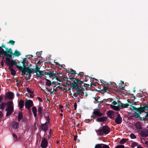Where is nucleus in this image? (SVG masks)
Segmentation results:
<instances>
[{
    "label": "nucleus",
    "instance_id": "nucleus-1",
    "mask_svg": "<svg viewBox=\"0 0 148 148\" xmlns=\"http://www.w3.org/2000/svg\"><path fill=\"white\" fill-rule=\"evenodd\" d=\"M95 131L97 134L99 136L107 134L110 132V127L106 125L103 126L102 127H100L97 130H95Z\"/></svg>",
    "mask_w": 148,
    "mask_h": 148
},
{
    "label": "nucleus",
    "instance_id": "nucleus-2",
    "mask_svg": "<svg viewBox=\"0 0 148 148\" xmlns=\"http://www.w3.org/2000/svg\"><path fill=\"white\" fill-rule=\"evenodd\" d=\"M21 63L23 64V66L16 65V67L19 70V71L23 70L25 69V67H27V66H28V61L27 60V58H24Z\"/></svg>",
    "mask_w": 148,
    "mask_h": 148
},
{
    "label": "nucleus",
    "instance_id": "nucleus-3",
    "mask_svg": "<svg viewBox=\"0 0 148 148\" xmlns=\"http://www.w3.org/2000/svg\"><path fill=\"white\" fill-rule=\"evenodd\" d=\"M34 106L33 101L31 100L26 99L25 102V107L28 110L31 112V108Z\"/></svg>",
    "mask_w": 148,
    "mask_h": 148
},
{
    "label": "nucleus",
    "instance_id": "nucleus-4",
    "mask_svg": "<svg viewBox=\"0 0 148 148\" xmlns=\"http://www.w3.org/2000/svg\"><path fill=\"white\" fill-rule=\"evenodd\" d=\"M6 63L8 65V66L9 67L8 69H12V67L14 65H16V66L18 65L16 61L13 59H11L10 61L8 59L7 61H6Z\"/></svg>",
    "mask_w": 148,
    "mask_h": 148
},
{
    "label": "nucleus",
    "instance_id": "nucleus-5",
    "mask_svg": "<svg viewBox=\"0 0 148 148\" xmlns=\"http://www.w3.org/2000/svg\"><path fill=\"white\" fill-rule=\"evenodd\" d=\"M92 114L91 117L94 119H95L97 117H101L103 115V114L99 111L96 110L95 109L94 110V111L92 112Z\"/></svg>",
    "mask_w": 148,
    "mask_h": 148
},
{
    "label": "nucleus",
    "instance_id": "nucleus-6",
    "mask_svg": "<svg viewBox=\"0 0 148 148\" xmlns=\"http://www.w3.org/2000/svg\"><path fill=\"white\" fill-rule=\"evenodd\" d=\"M5 111H7L6 116H10L14 111L13 106L7 107L5 109Z\"/></svg>",
    "mask_w": 148,
    "mask_h": 148
},
{
    "label": "nucleus",
    "instance_id": "nucleus-7",
    "mask_svg": "<svg viewBox=\"0 0 148 148\" xmlns=\"http://www.w3.org/2000/svg\"><path fill=\"white\" fill-rule=\"evenodd\" d=\"M48 142L47 139L44 138L42 139L40 144V147L42 148H46L48 146Z\"/></svg>",
    "mask_w": 148,
    "mask_h": 148
},
{
    "label": "nucleus",
    "instance_id": "nucleus-8",
    "mask_svg": "<svg viewBox=\"0 0 148 148\" xmlns=\"http://www.w3.org/2000/svg\"><path fill=\"white\" fill-rule=\"evenodd\" d=\"M7 53L6 54L5 56H6V61H7V60L8 59L9 61H10L12 59V55H14L12 51H11V50L10 49V50L8 51Z\"/></svg>",
    "mask_w": 148,
    "mask_h": 148
},
{
    "label": "nucleus",
    "instance_id": "nucleus-9",
    "mask_svg": "<svg viewBox=\"0 0 148 148\" xmlns=\"http://www.w3.org/2000/svg\"><path fill=\"white\" fill-rule=\"evenodd\" d=\"M140 136L143 137H146L148 136V131L146 129H143L141 131H140Z\"/></svg>",
    "mask_w": 148,
    "mask_h": 148
},
{
    "label": "nucleus",
    "instance_id": "nucleus-10",
    "mask_svg": "<svg viewBox=\"0 0 148 148\" xmlns=\"http://www.w3.org/2000/svg\"><path fill=\"white\" fill-rule=\"evenodd\" d=\"M49 126L48 123L45 122V123L42 124L40 127L41 129L45 132H46L48 129Z\"/></svg>",
    "mask_w": 148,
    "mask_h": 148
},
{
    "label": "nucleus",
    "instance_id": "nucleus-11",
    "mask_svg": "<svg viewBox=\"0 0 148 148\" xmlns=\"http://www.w3.org/2000/svg\"><path fill=\"white\" fill-rule=\"evenodd\" d=\"M117 114V117L115 119V122L118 124H120L122 121V119L121 117L120 114L118 112H116Z\"/></svg>",
    "mask_w": 148,
    "mask_h": 148
},
{
    "label": "nucleus",
    "instance_id": "nucleus-12",
    "mask_svg": "<svg viewBox=\"0 0 148 148\" xmlns=\"http://www.w3.org/2000/svg\"><path fill=\"white\" fill-rule=\"evenodd\" d=\"M19 122H17L14 121H12L11 123L12 127L14 129H18L19 127Z\"/></svg>",
    "mask_w": 148,
    "mask_h": 148
},
{
    "label": "nucleus",
    "instance_id": "nucleus-13",
    "mask_svg": "<svg viewBox=\"0 0 148 148\" xmlns=\"http://www.w3.org/2000/svg\"><path fill=\"white\" fill-rule=\"evenodd\" d=\"M23 70L24 72H27L31 73H34L33 71H35V69L32 68H29V67H25V69Z\"/></svg>",
    "mask_w": 148,
    "mask_h": 148
},
{
    "label": "nucleus",
    "instance_id": "nucleus-14",
    "mask_svg": "<svg viewBox=\"0 0 148 148\" xmlns=\"http://www.w3.org/2000/svg\"><path fill=\"white\" fill-rule=\"evenodd\" d=\"M115 112L112 110H109L107 112V116L111 119H113L114 117L113 116Z\"/></svg>",
    "mask_w": 148,
    "mask_h": 148
},
{
    "label": "nucleus",
    "instance_id": "nucleus-15",
    "mask_svg": "<svg viewBox=\"0 0 148 148\" xmlns=\"http://www.w3.org/2000/svg\"><path fill=\"white\" fill-rule=\"evenodd\" d=\"M108 119V118L107 116L101 117L97 118L96 121L98 122H104L106 121Z\"/></svg>",
    "mask_w": 148,
    "mask_h": 148
},
{
    "label": "nucleus",
    "instance_id": "nucleus-16",
    "mask_svg": "<svg viewBox=\"0 0 148 148\" xmlns=\"http://www.w3.org/2000/svg\"><path fill=\"white\" fill-rule=\"evenodd\" d=\"M19 71L21 72V75H24L27 76L28 75L29 79H30L32 76V73H29V72H24V71L23 70L20 71Z\"/></svg>",
    "mask_w": 148,
    "mask_h": 148
},
{
    "label": "nucleus",
    "instance_id": "nucleus-17",
    "mask_svg": "<svg viewBox=\"0 0 148 148\" xmlns=\"http://www.w3.org/2000/svg\"><path fill=\"white\" fill-rule=\"evenodd\" d=\"M14 93L11 92H9L8 93L7 95V97L9 99H12L14 97Z\"/></svg>",
    "mask_w": 148,
    "mask_h": 148
},
{
    "label": "nucleus",
    "instance_id": "nucleus-18",
    "mask_svg": "<svg viewBox=\"0 0 148 148\" xmlns=\"http://www.w3.org/2000/svg\"><path fill=\"white\" fill-rule=\"evenodd\" d=\"M106 105L110 106V107L113 110H115L116 111H118L120 110V109L119 108V106H113L112 105H110L109 104H108L106 103Z\"/></svg>",
    "mask_w": 148,
    "mask_h": 148
},
{
    "label": "nucleus",
    "instance_id": "nucleus-19",
    "mask_svg": "<svg viewBox=\"0 0 148 148\" xmlns=\"http://www.w3.org/2000/svg\"><path fill=\"white\" fill-rule=\"evenodd\" d=\"M32 111L33 113L34 116L36 117L37 115V109L36 106H33L32 108Z\"/></svg>",
    "mask_w": 148,
    "mask_h": 148
},
{
    "label": "nucleus",
    "instance_id": "nucleus-20",
    "mask_svg": "<svg viewBox=\"0 0 148 148\" xmlns=\"http://www.w3.org/2000/svg\"><path fill=\"white\" fill-rule=\"evenodd\" d=\"M141 125V123L138 122L135 124V127L137 129L141 130L142 129Z\"/></svg>",
    "mask_w": 148,
    "mask_h": 148
},
{
    "label": "nucleus",
    "instance_id": "nucleus-21",
    "mask_svg": "<svg viewBox=\"0 0 148 148\" xmlns=\"http://www.w3.org/2000/svg\"><path fill=\"white\" fill-rule=\"evenodd\" d=\"M143 108H142V107H141L138 108H136L135 111L136 112H138V113L141 114L142 112H143Z\"/></svg>",
    "mask_w": 148,
    "mask_h": 148
},
{
    "label": "nucleus",
    "instance_id": "nucleus-22",
    "mask_svg": "<svg viewBox=\"0 0 148 148\" xmlns=\"http://www.w3.org/2000/svg\"><path fill=\"white\" fill-rule=\"evenodd\" d=\"M18 106L21 109V110H22V109L24 106V101L21 99L19 102Z\"/></svg>",
    "mask_w": 148,
    "mask_h": 148
},
{
    "label": "nucleus",
    "instance_id": "nucleus-23",
    "mask_svg": "<svg viewBox=\"0 0 148 148\" xmlns=\"http://www.w3.org/2000/svg\"><path fill=\"white\" fill-rule=\"evenodd\" d=\"M36 68L34 69H35V72L36 73V75L37 76V77H42L41 76H40L39 75H38L37 73L38 72H39L40 69V68L38 66H37V64H36Z\"/></svg>",
    "mask_w": 148,
    "mask_h": 148
},
{
    "label": "nucleus",
    "instance_id": "nucleus-24",
    "mask_svg": "<svg viewBox=\"0 0 148 148\" xmlns=\"http://www.w3.org/2000/svg\"><path fill=\"white\" fill-rule=\"evenodd\" d=\"M81 78L80 79H79L78 78H77V84L78 85H80L81 86L82 84H86L87 85L89 86V85L87 84H85L84 83L83 81L81 80Z\"/></svg>",
    "mask_w": 148,
    "mask_h": 148
},
{
    "label": "nucleus",
    "instance_id": "nucleus-25",
    "mask_svg": "<svg viewBox=\"0 0 148 148\" xmlns=\"http://www.w3.org/2000/svg\"><path fill=\"white\" fill-rule=\"evenodd\" d=\"M23 117V114L21 112H20L18 113V122H20Z\"/></svg>",
    "mask_w": 148,
    "mask_h": 148
},
{
    "label": "nucleus",
    "instance_id": "nucleus-26",
    "mask_svg": "<svg viewBox=\"0 0 148 148\" xmlns=\"http://www.w3.org/2000/svg\"><path fill=\"white\" fill-rule=\"evenodd\" d=\"M47 116H46L45 119L47 120L48 124H49L50 122V116L49 113H47Z\"/></svg>",
    "mask_w": 148,
    "mask_h": 148
},
{
    "label": "nucleus",
    "instance_id": "nucleus-27",
    "mask_svg": "<svg viewBox=\"0 0 148 148\" xmlns=\"http://www.w3.org/2000/svg\"><path fill=\"white\" fill-rule=\"evenodd\" d=\"M47 82L45 83L46 86H50L51 85V82L50 80L46 79V78H44Z\"/></svg>",
    "mask_w": 148,
    "mask_h": 148
},
{
    "label": "nucleus",
    "instance_id": "nucleus-28",
    "mask_svg": "<svg viewBox=\"0 0 148 148\" xmlns=\"http://www.w3.org/2000/svg\"><path fill=\"white\" fill-rule=\"evenodd\" d=\"M13 54L14 56L18 57L20 56L21 54L19 51L16 50H15L14 53H13Z\"/></svg>",
    "mask_w": 148,
    "mask_h": 148
},
{
    "label": "nucleus",
    "instance_id": "nucleus-29",
    "mask_svg": "<svg viewBox=\"0 0 148 148\" xmlns=\"http://www.w3.org/2000/svg\"><path fill=\"white\" fill-rule=\"evenodd\" d=\"M103 144H97L95 145V148H103Z\"/></svg>",
    "mask_w": 148,
    "mask_h": 148
},
{
    "label": "nucleus",
    "instance_id": "nucleus-30",
    "mask_svg": "<svg viewBox=\"0 0 148 148\" xmlns=\"http://www.w3.org/2000/svg\"><path fill=\"white\" fill-rule=\"evenodd\" d=\"M6 106V103L3 102L0 104V109L3 110L4 109L5 107Z\"/></svg>",
    "mask_w": 148,
    "mask_h": 148
},
{
    "label": "nucleus",
    "instance_id": "nucleus-31",
    "mask_svg": "<svg viewBox=\"0 0 148 148\" xmlns=\"http://www.w3.org/2000/svg\"><path fill=\"white\" fill-rule=\"evenodd\" d=\"M8 51H5L3 49H0V53H1V54H3L4 55V56H5L6 54L8 53Z\"/></svg>",
    "mask_w": 148,
    "mask_h": 148
},
{
    "label": "nucleus",
    "instance_id": "nucleus-32",
    "mask_svg": "<svg viewBox=\"0 0 148 148\" xmlns=\"http://www.w3.org/2000/svg\"><path fill=\"white\" fill-rule=\"evenodd\" d=\"M129 104H123V103H121L120 107H121L122 108H127Z\"/></svg>",
    "mask_w": 148,
    "mask_h": 148
},
{
    "label": "nucleus",
    "instance_id": "nucleus-33",
    "mask_svg": "<svg viewBox=\"0 0 148 148\" xmlns=\"http://www.w3.org/2000/svg\"><path fill=\"white\" fill-rule=\"evenodd\" d=\"M128 140V138H123L121 139L120 141V144H124Z\"/></svg>",
    "mask_w": 148,
    "mask_h": 148
},
{
    "label": "nucleus",
    "instance_id": "nucleus-34",
    "mask_svg": "<svg viewBox=\"0 0 148 148\" xmlns=\"http://www.w3.org/2000/svg\"><path fill=\"white\" fill-rule=\"evenodd\" d=\"M13 103L12 101H9L7 102V103H6V104L7 106V107H10V106H13Z\"/></svg>",
    "mask_w": 148,
    "mask_h": 148
},
{
    "label": "nucleus",
    "instance_id": "nucleus-35",
    "mask_svg": "<svg viewBox=\"0 0 148 148\" xmlns=\"http://www.w3.org/2000/svg\"><path fill=\"white\" fill-rule=\"evenodd\" d=\"M56 73H54L53 72H51L50 71H49V77H54L55 75H56Z\"/></svg>",
    "mask_w": 148,
    "mask_h": 148
},
{
    "label": "nucleus",
    "instance_id": "nucleus-36",
    "mask_svg": "<svg viewBox=\"0 0 148 148\" xmlns=\"http://www.w3.org/2000/svg\"><path fill=\"white\" fill-rule=\"evenodd\" d=\"M11 72V74L13 75L14 76L16 75V72L14 71V69H9Z\"/></svg>",
    "mask_w": 148,
    "mask_h": 148
},
{
    "label": "nucleus",
    "instance_id": "nucleus-37",
    "mask_svg": "<svg viewBox=\"0 0 148 148\" xmlns=\"http://www.w3.org/2000/svg\"><path fill=\"white\" fill-rule=\"evenodd\" d=\"M12 135L13 136L14 139L15 141H16L18 140V138L17 137V136L14 133H12Z\"/></svg>",
    "mask_w": 148,
    "mask_h": 148
},
{
    "label": "nucleus",
    "instance_id": "nucleus-38",
    "mask_svg": "<svg viewBox=\"0 0 148 148\" xmlns=\"http://www.w3.org/2000/svg\"><path fill=\"white\" fill-rule=\"evenodd\" d=\"M42 52V51H41L40 52H37L36 53V54L38 58H39L41 57L42 59V58L41 56V53Z\"/></svg>",
    "mask_w": 148,
    "mask_h": 148
},
{
    "label": "nucleus",
    "instance_id": "nucleus-39",
    "mask_svg": "<svg viewBox=\"0 0 148 148\" xmlns=\"http://www.w3.org/2000/svg\"><path fill=\"white\" fill-rule=\"evenodd\" d=\"M38 114H41L42 110V108L40 106L38 108Z\"/></svg>",
    "mask_w": 148,
    "mask_h": 148
},
{
    "label": "nucleus",
    "instance_id": "nucleus-40",
    "mask_svg": "<svg viewBox=\"0 0 148 148\" xmlns=\"http://www.w3.org/2000/svg\"><path fill=\"white\" fill-rule=\"evenodd\" d=\"M82 86H80V85H78L77 84H74V86L73 87V89H76L78 88H79V87H81Z\"/></svg>",
    "mask_w": 148,
    "mask_h": 148
},
{
    "label": "nucleus",
    "instance_id": "nucleus-41",
    "mask_svg": "<svg viewBox=\"0 0 148 148\" xmlns=\"http://www.w3.org/2000/svg\"><path fill=\"white\" fill-rule=\"evenodd\" d=\"M142 108H143L144 112L145 110H148V103L145 105L144 106L142 107Z\"/></svg>",
    "mask_w": 148,
    "mask_h": 148
},
{
    "label": "nucleus",
    "instance_id": "nucleus-42",
    "mask_svg": "<svg viewBox=\"0 0 148 148\" xmlns=\"http://www.w3.org/2000/svg\"><path fill=\"white\" fill-rule=\"evenodd\" d=\"M108 88H110V89H111L110 88H109V87L103 86V90L102 89L101 90H104V92H107L108 93H109V92H108L107 91V89H108Z\"/></svg>",
    "mask_w": 148,
    "mask_h": 148
},
{
    "label": "nucleus",
    "instance_id": "nucleus-43",
    "mask_svg": "<svg viewBox=\"0 0 148 148\" xmlns=\"http://www.w3.org/2000/svg\"><path fill=\"white\" fill-rule=\"evenodd\" d=\"M15 43V42L14 41H13L12 40H10L9 41V42H7V43H9L10 44V45H14Z\"/></svg>",
    "mask_w": 148,
    "mask_h": 148
},
{
    "label": "nucleus",
    "instance_id": "nucleus-44",
    "mask_svg": "<svg viewBox=\"0 0 148 148\" xmlns=\"http://www.w3.org/2000/svg\"><path fill=\"white\" fill-rule=\"evenodd\" d=\"M75 90L76 91L77 93L79 95H80V92L82 90V89H81L79 88H78Z\"/></svg>",
    "mask_w": 148,
    "mask_h": 148
},
{
    "label": "nucleus",
    "instance_id": "nucleus-45",
    "mask_svg": "<svg viewBox=\"0 0 148 148\" xmlns=\"http://www.w3.org/2000/svg\"><path fill=\"white\" fill-rule=\"evenodd\" d=\"M27 91L30 94H33L34 93V91L30 90L29 88H27L26 89Z\"/></svg>",
    "mask_w": 148,
    "mask_h": 148
},
{
    "label": "nucleus",
    "instance_id": "nucleus-46",
    "mask_svg": "<svg viewBox=\"0 0 148 148\" xmlns=\"http://www.w3.org/2000/svg\"><path fill=\"white\" fill-rule=\"evenodd\" d=\"M148 113H147L145 116V117L143 118V120L144 121H146L148 120Z\"/></svg>",
    "mask_w": 148,
    "mask_h": 148
},
{
    "label": "nucleus",
    "instance_id": "nucleus-47",
    "mask_svg": "<svg viewBox=\"0 0 148 148\" xmlns=\"http://www.w3.org/2000/svg\"><path fill=\"white\" fill-rule=\"evenodd\" d=\"M130 137L132 139H135L136 136L133 133H131L130 135Z\"/></svg>",
    "mask_w": 148,
    "mask_h": 148
},
{
    "label": "nucleus",
    "instance_id": "nucleus-48",
    "mask_svg": "<svg viewBox=\"0 0 148 148\" xmlns=\"http://www.w3.org/2000/svg\"><path fill=\"white\" fill-rule=\"evenodd\" d=\"M135 114H135L134 115V116L136 118H139V117H140V114H139V113H137L136 112H135Z\"/></svg>",
    "mask_w": 148,
    "mask_h": 148
},
{
    "label": "nucleus",
    "instance_id": "nucleus-49",
    "mask_svg": "<svg viewBox=\"0 0 148 148\" xmlns=\"http://www.w3.org/2000/svg\"><path fill=\"white\" fill-rule=\"evenodd\" d=\"M3 59H2V61L1 62V64L2 66H3L4 65V62H5V60H4V56H3Z\"/></svg>",
    "mask_w": 148,
    "mask_h": 148
},
{
    "label": "nucleus",
    "instance_id": "nucleus-50",
    "mask_svg": "<svg viewBox=\"0 0 148 148\" xmlns=\"http://www.w3.org/2000/svg\"><path fill=\"white\" fill-rule=\"evenodd\" d=\"M71 73L72 74L74 73L77 74V73H76V71L72 69H71Z\"/></svg>",
    "mask_w": 148,
    "mask_h": 148
},
{
    "label": "nucleus",
    "instance_id": "nucleus-51",
    "mask_svg": "<svg viewBox=\"0 0 148 148\" xmlns=\"http://www.w3.org/2000/svg\"><path fill=\"white\" fill-rule=\"evenodd\" d=\"M137 145L138 143L136 142H134L132 143V147H134L135 146H137Z\"/></svg>",
    "mask_w": 148,
    "mask_h": 148
},
{
    "label": "nucleus",
    "instance_id": "nucleus-52",
    "mask_svg": "<svg viewBox=\"0 0 148 148\" xmlns=\"http://www.w3.org/2000/svg\"><path fill=\"white\" fill-rule=\"evenodd\" d=\"M124 146L123 145H119L117 146L115 148H124Z\"/></svg>",
    "mask_w": 148,
    "mask_h": 148
},
{
    "label": "nucleus",
    "instance_id": "nucleus-53",
    "mask_svg": "<svg viewBox=\"0 0 148 148\" xmlns=\"http://www.w3.org/2000/svg\"><path fill=\"white\" fill-rule=\"evenodd\" d=\"M38 72L39 73L38 75L40 76V75H44V72L43 71H40Z\"/></svg>",
    "mask_w": 148,
    "mask_h": 148
},
{
    "label": "nucleus",
    "instance_id": "nucleus-54",
    "mask_svg": "<svg viewBox=\"0 0 148 148\" xmlns=\"http://www.w3.org/2000/svg\"><path fill=\"white\" fill-rule=\"evenodd\" d=\"M77 74L78 75H79L81 77H83L84 76V73L82 72H79V74Z\"/></svg>",
    "mask_w": 148,
    "mask_h": 148
},
{
    "label": "nucleus",
    "instance_id": "nucleus-55",
    "mask_svg": "<svg viewBox=\"0 0 148 148\" xmlns=\"http://www.w3.org/2000/svg\"><path fill=\"white\" fill-rule=\"evenodd\" d=\"M100 98V97L99 96H97V98H96V97H95V101H97V102L98 103H99V101H98V100Z\"/></svg>",
    "mask_w": 148,
    "mask_h": 148
},
{
    "label": "nucleus",
    "instance_id": "nucleus-56",
    "mask_svg": "<svg viewBox=\"0 0 148 148\" xmlns=\"http://www.w3.org/2000/svg\"><path fill=\"white\" fill-rule=\"evenodd\" d=\"M62 79L64 81H66L67 80L68 78L67 77H65V76H64L63 77Z\"/></svg>",
    "mask_w": 148,
    "mask_h": 148
},
{
    "label": "nucleus",
    "instance_id": "nucleus-57",
    "mask_svg": "<svg viewBox=\"0 0 148 148\" xmlns=\"http://www.w3.org/2000/svg\"><path fill=\"white\" fill-rule=\"evenodd\" d=\"M73 83L74 84H77V78L73 80Z\"/></svg>",
    "mask_w": 148,
    "mask_h": 148
},
{
    "label": "nucleus",
    "instance_id": "nucleus-58",
    "mask_svg": "<svg viewBox=\"0 0 148 148\" xmlns=\"http://www.w3.org/2000/svg\"><path fill=\"white\" fill-rule=\"evenodd\" d=\"M101 83H103V84H104V83H106L107 84V85H112V83L110 82H109V83H110V84H109V83H108V82H102V81H101Z\"/></svg>",
    "mask_w": 148,
    "mask_h": 148
},
{
    "label": "nucleus",
    "instance_id": "nucleus-59",
    "mask_svg": "<svg viewBox=\"0 0 148 148\" xmlns=\"http://www.w3.org/2000/svg\"><path fill=\"white\" fill-rule=\"evenodd\" d=\"M69 79L71 80H73L75 79L74 77H72V76H70L69 77Z\"/></svg>",
    "mask_w": 148,
    "mask_h": 148
},
{
    "label": "nucleus",
    "instance_id": "nucleus-60",
    "mask_svg": "<svg viewBox=\"0 0 148 148\" xmlns=\"http://www.w3.org/2000/svg\"><path fill=\"white\" fill-rule=\"evenodd\" d=\"M74 110H76L77 108V104L76 103H74Z\"/></svg>",
    "mask_w": 148,
    "mask_h": 148
},
{
    "label": "nucleus",
    "instance_id": "nucleus-61",
    "mask_svg": "<svg viewBox=\"0 0 148 148\" xmlns=\"http://www.w3.org/2000/svg\"><path fill=\"white\" fill-rule=\"evenodd\" d=\"M103 148H110L108 145L104 144V146H103Z\"/></svg>",
    "mask_w": 148,
    "mask_h": 148
},
{
    "label": "nucleus",
    "instance_id": "nucleus-62",
    "mask_svg": "<svg viewBox=\"0 0 148 148\" xmlns=\"http://www.w3.org/2000/svg\"><path fill=\"white\" fill-rule=\"evenodd\" d=\"M130 106H131L132 108V110H136V108L135 106H133L132 105H130Z\"/></svg>",
    "mask_w": 148,
    "mask_h": 148
},
{
    "label": "nucleus",
    "instance_id": "nucleus-63",
    "mask_svg": "<svg viewBox=\"0 0 148 148\" xmlns=\"http://www.w3.org/2000/svg\"><path fill=\"white\" fill-rule=\"evenodd\" d=\"M3 43L2 44L1 46L0 47V49H2L3 48H5V45H3Z\"/></svg>",
    "mask_w": 148,
    "mask_h": 148
},
{
    "label": "nucleus",
    "instance_id": "nucleus-64",
    "mask_svg": "<svg viewBox=\"0 0 148 148\" xmlns=\"http://www.w3.org/2000/svg\"><path fill=\"white\" fill-rule=\"evenodd\" d=\"M37 99L39 102H42V99L40 97H38Z\"/></svg>",
    "mask_w": 148,
    "mask_h": 148
}]
</instances>
